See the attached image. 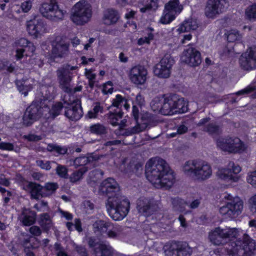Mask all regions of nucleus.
Here are the masks:
<instances>
[{
    "instance_id": "nucleus-58",
    "label": "nucleus",
    "mask_w": 256,
    "mask_h": 256,
    "mask_svg": "<svg viewBox=\"0 0 256 256\" xmlns=\"http://www.w3.org/2000/svg\"><path fill=\"white\" fill-rule=\"evenodd\" d=\"M74 250L76 251V252L79 254L80 256H88V254L87 251L85 248L76 245L74 244H73Z\"/></svg>"
},
{
    "instance_id": "nucleus-51",
    "label": "nucleus",
    "mask_w": 256,
    "mask_h": 256,
    "mask_svg": "<svg viewBox=\"0 0 256 256\" xmlns=\"http://www.w3.org/2000/svg\"><path fill=\"white\" fill-rule=\"evenodd\" d=\"M56 173L60 178H66L68 177V169L66 166L58 164L56 168Z\"/></svg>"
},
{
    "instance_id": "nucleus-13",
    "label": "nucleus",
    "mask_w": 256,
    "mask_h": 256,
    "mask_svg": "<svg viewBox=\"0 0 256 256\" xmlns=\"http://www.w3.org/2000/svg\"><path fill=\"white\" fill-rule=\"evenodd\" d=\"M158 208V204L154 199L142 197L137 201L138 210L140 213L144 215L151 214Z\"/></svg>"
},
{
    "instance_id": "nucleus-60",
    "label": "nucleus",
    "mask_w": 256,
    "mask_h": 256,
    "mask_svg": "<svg viewBox=\"0 0 256 256\" xmlns=\"http://www.w3.org/2000/svg\"><path fill=\"white\" fill-rule=\"evenodd\" d=\"M0 150H14V146L10 142H0Z\"/></svg>"
},
{
    "instance_id": "nucleus-38",
    "label": "nucleus",
    "mask_w": 256,
    "mask_h": 256,
    "mask_svg": "<svg viewBox=\"0 0 256 256\" xmlns=\"http://www.w3.org/2000/svg\"><path fill=\"white\" fill-rule=\"evenodd\" d=\"M164 100V95L162 96H156L152 100L150 106L153 111L158 112L162 114Z\"/></svg>"
},
{
    "instance_id": "nucleus-5",
    "label": "nucleus",
    "mask_w": 256,
    "mask_h": 256,
    "mask_svg": "<svg viewBox=\"0 0 256 256\" xmlns=\"http://www.w3.org/2000/svg\"><path fill=\"white\" fill-rule=\"evenodd\" d=\"M234 244L232 248L227 250L230 256H252L256 249V242L246 234Z\"/></svg>"
},
{
    "instance_id": "nucleus-8",
    "label": "nucleus",
    "mask_w": 256,
    "mask_h": 256,
    "mask_svg": "<svg viewBox=\"0 0 256 256\" xmlns=\"http://www.w3.org/2000/svg\"><path fill=\"white\" fill-rule=\"evenodd\" d=\"M40 10L44 16L54 22L62 20L66 12L59 8L56 0H48L44 2Z\"/></svg>"
},
{
    "instance_id": "nucleus-54",
    "label": "nucleus",
    "mask_w": 256,
    "mask_h": 256,
    "mask_svg": "<svg viewBox=\"0 0 256 256\" xmlns=\"http://www.w3.org/2000/svg\"><path fill=\"white\" fill-rule=\"evenodd\" d=\"M24 138L29 142H38L42 139V137L40 135H36L34 134H30L24 135Z\"/></svg>"
},
{
    "instance_id": "nucleus-19",
    "label": "nucleus",
    "mask_w": 256,
    "mask_h": 256,
    "mask_svg": "<svg viewBox=\"0 0 256 256\" xmlns=\"http://www.w3.org/2000/svg\"><path fill=\"white\" fill-rule=\"evenodd\" d=\"M243 206V201L239 197L234 198L230 202L225 204V208L228 209L225 212V216L229 214L231 218L238 216L241 214Z\"/></svg>"
},
{
    "instance_id": "nucleus-22",
    "label": "nucleus",
    "mask_w": 256,
    "mask_h": 256,
    "mask_svg": "<svg viewBox=\"0 0 256 256\" xmlns=\"http://www.w3.org/2000/svg\"><path fill=\"white\" fill-rule=\"evenodd\" d=\"M223 0H208L205 8V14L209 18H214L222 12Z\"/></svg>"
},
{
    "instance_id": "nucleus-44",
    "label": "nucleus",
    "mask_w": 256,
    "mask_h": 256,
    "mask_svg": "<svg viewBox=\"0 0 256 256\" xmlns=\"http://www.w3.org/2000/svg\"><path fill=\"white\" fill-rule=\"evenodd\" d=\"M88 170V168L83 166L78 170L74 172L70 176V180L72 182H76L82 178L83 174Z\"/></svg>"
},
{
    "instance_id": "nucleus-2",
    "label": "nucleus",
    "mask_w": 256,
    "mask_h": 256,
    "mask_svg": "<svg viewBox=\"0 0 256 256\" xmlns=\"http://www.w3.org/2000/svg\"><path fill=\"white\" fill-rule=\"evenodd\" d=\"M147 179L156 188H168L175 182L173 170L167 162L160 158L150 159L146 165Z\"/></svg>"
},
{
    "instance_id": "nucleus-61",
    "label": "nucleus",
    "mask_w": 256,
    "mask_h": 256,
    "mask_svg": "<svg viewBox=\"0 0 256 256\" xmlns=\"http://www.w3.org/2000/svg\"><path fill=\"white\" fill-rule=\"evenodd\" d=\"M29 232L34 236H40L42 234L40 228L36 226H31L29 229Z\"/></svg>"
},
{
    "instance_id": "nucleus-47",
    "label": "nucleus",
    "mask_w": 256,
    "mask_h": 256,
    "mask_svg": "<svg viewBox=\"0 0 256 256\" xmlns=\"http://www.w3.org/2000/svg\"><path fill=\"white\" fill-rule=\"evenodd\" d=\"M246 16L250 20H256V2L248 6L245 12Z\"/></svg>"
},
{
    "instance_id": "nucleus-41",
    "label": "nucleus",
    "mask_w": 256,
    "mask_h": 256,
    "mask_svg": "<svg viewBox=\"0 0 256 256\" xmlns=\"http://www.w3.org/2000/svg\"><path fill=\"white\" fill-rule=\"evenodd\" d=\"M170 202L176 210L183 212L184 210L186 202L182 199L176 197L170 198Z\"/></svg>"
},
{
    "instance_id": "nucleus-30",
    "label": "nucleus",
    "mask_w": 256,
    "mask_h": 256,
    "mask_svg": "<svg viewBox=\"0 0 256 256\" xmlns=\"http://www.w3.org/2000/svg\"><path fill=\"white\" fill-rule=\"evenodd\" d=\"M176 114L184 113L188 111V104L184 98L174 94Z\"/></svg>"
},
{
    "instance_id": "nucleus-16",
    "label": "nucleus",
    "mask_w": 256,
    "mask_h": 256,
    "mask_svg": "<svg viewBox=\"0 0 256 256\" xmlns=\"http://www.w3.org/2000/svg\"><path fill=\"white\" fill-rule=\"evenodd\" d=\"M210 118H205L200 120L198 126H202V130L213 136H217L222 132V126L215 122H210Z\"/></svg>"
},
{
    "instance_id": "nucleus-50",
    "label": "nucleus",
    "mask_w": 256,
    "mask_h": 256,
    "mask_svg": "<svg viewBox=\"0 0 256 256\" xmlns=\"http://www.w3.org/2000/svg\"><path fill=\"white\" fill-rule=\"evenodd\" d=\"M125 98H123L120 94L116 96V98L112 100V104L110 108L112 106L116 108V110L120 109L122 110V107L124 102Z\"/></svg>"
},
{
    "instance_id": "nucleus-29",
    "label": "nucleus",
    "mask_w": 256,
    "mask_h": 256,
    "mask_svg": "<svg viewBox=\"0 0 256 256\" xmlns=\"http://www.w3.org/2000/svg\"><path fill=\"white\" fill-rule=\"evenodd\" d=\"M210 242L215 245H220L222 244L224 240V231L223 229L216 228L209 234Z\"/></svg>"
},
{
    "instance_id": "nucleus-31",
    "label": "nucleus",
    "mask_w": 256,
    "mask_h": 256,
    "mask_svg": "<svg viewBox=\"0 0 256 256\" xmlns=\"http://www.w3.org/2000/svg\"><path fill=\"white\" fill-rule=\"evenodd\" d=\"M123 112L120 109L116 110L114 112L110 111L105 115L108 122L114 126L119 125L118 122L122 119Z\"/></svg>"
},
{
    "instance_id": "nucleus-63",
    "label": "nucleus",
    "mask_w": 256,
    "mask_h": 256,
    "mask_svg": "<svg viewBox=\"0 0 256 256\" xmlns=\"http://www.w3.org/2000/svg\"><path fill=\"white\" fill-rule=\"evenodd\" d=\"M26 49L24 47L22 46L20 48H18L16 50V56L17 60H20L24 56H26L25 54Z\"/></svg>"
},
{
    "instance_id": "nucleus-59",
    "label": "nucleus",
    "mask_w": 256,
    "mask_h": 256,
    "mask_svg": "<svg viewBox=\"0 0 256 256\" xmlns=\"http://www.w3.org/2000/svg\"><path fill=\"white\" fill-rule=\"evenodd\" d=\"M36 164L42 168L46 170H50L51 168L50 162L49 161L44 162L42 160H38L36 161Z\"/></svg>"
},
{
    "instance_id": "nucleus-32",
    "label": "nucleus",
    "mask_w": 256,
    "mask_h": 256,
    "mask_svg": "<svg viewBox=\"0 0 256 256\" xmlns=\"http://www.w3.org/2000/svg\"><path fill=\"white\" fill-rule=\"evenodd\" d=\"M164 8L177 16L182 10L183 6L179 0H170L165 4Z\"/></svg>"
},
{
    "instance_id": "nucleus-18",
    "label": "nucleus",
    "mask_w": 256,
    "mask_h": 256,
    "mask_svg": "<svg viewBox=\"0 0 256 256\" xmlns=\"http://www.w3.org/2000/svg\"><path fill=\"white\" fill-rule=\"evenodd\" d=\"M246 149L244 144L240 138H225V152L233 154H242Z\"/></svg>"
},
{
    "instance_id": "nucleus-43",
    "label": "nucleus",
    "mask_w": 256,
    "mask_h": 256,
    "mask_svg": "<svg viewBox=\"0 0 256 256\" xmlns=\"http://www.w3.org/2000/svg\"><path fill=\"white\" fill-rule=\"evenodd\" d=\"M104 107L100 105V102H96L94 104V108L92 110H90L87 116L90 118H97L99 112L102 113Z\"/></svg>"
},
{
    "instance_id": "nucleus-20",
    "label": "nucleus",
    "mask_w": 256,
    "mask_h": 256,
    "mask_svg": "<svg viewBox=\"0 0 256 256\" xmlns=\"http://www.w3.org/2000/svg\"><path fill=\"white\" fill-rule=\"evenodd\" d=\"M151 120V114L145 113L141 118V122L139 123L137 121L135 126L126 128L125 130L126 134L130 136L144 131L150 124Z\"/></svg>"
},
{
    "instance_id": "nucleus-27",
    "label": "nucleus",
    "mask_w": 256,
    "mask_h": 256,
    "mask_svg": "<svg viewBox=\"0 0 256 256\" xmlns=\"http://www.w3.org/2000/svg\"><path fill=\"white\" fill-rule=\"evenodd\" d=\"M140 12L145 13L151 10H156L158 8V0H140L138 3Z\"/></svg>"
},
{
    "instance_id": "nucleus-49",
    "label": "nucleus",
    "mask_w": 256,
    "mask_h": 256,
    "mask_svg": "<svg viewBox=\"0 0 256 256\" xmlns=\"http://www.w3.org/2000/svg\"><path fill=\"white\" fill-rule=\"evenodd\" d=\"M112 226V230L108 232L107 235L110 238H116L120 236L121 232L123 230L122 228L120 226Z\"/></svg>"
},
{
    "instance_id": "nucleus-14",
    "label": "nucleus",
    "mask_w": 256,
    "mask_h": 256,
    "mask_svg": "<svg viewBox=\"0 0 256 256\" xmlns=\"http://www.w3.org/2000/svg\"><path fill=\"white\" fill-rule=\"evenodd\" d=\"M26 26L28 34L35 38L40 37L46 32V25L38 17L28 22Z\"/></svg>"
},
{
    "instance_id": "nucleus-53",
    "label": "nucleus",
    "mask_w": 256,
    "mask_h": 256,
    "mask_svg": "<svg viewBox=\"0 0 256 256\" xmlns=\"http://www.w3.org/2000/svg\"><path fill=\"white\" fill-rule=\"evenodd\" d=\"M113 92L112 83L110 81H108L103 85L102 92L104 94H112Z\"/></svg>"
},
{
    "instance_id": "nucleus-17",
    "label": "nucleus",
    "mask_w": 256,
    "mask_h": 256,
    "mask_svg": "<svg viewBox=\"0 0 256 256\" xmlns=\"http://www.w3.org/2000/svg\"><path fill=\"white\" fill-rule=\"evenodd\" d=\"M182 58V61L190 66H196L202 62L200 52L192 47L188 48L184 52Z\"/></svg>"
},
{
    "instance_id": "nucleus-12",
    "label": "nucleus",
    "mask_w": 256,
    "mask_h": 256,
    "mask_svg": "<svg viewBox=\"0 0 256 256\" xmlns=\"http://www.w3.org/2000/svg\"><path fill=\"white\" fill-rule=\"evenodd\" d=\"M148 73V70L144 66L138 64L130 69L128 76L132 83L137 86H142L146 80Z\"/></svg>"
},
{
    "instance_id": "nucleus-37",
    "label": "nucleus",
    "mask_w": 256,
    "mask_h": 256,
    "mask_svg": "<svg viewBox=\"0 0 256 256\" xmlns=\"http://www.w3.org/2000/svg\"><path fill=\"white\" fill-rule=\"evenodd\" d=\"M16 85L20 92L24 96H26L28 92L32 88V85L29 82L28 80L18 81Z\"/></svg>"
},
{
    "instance_id": "nucleus-9",
    "label": "nucleus",
    "mask_w": 256,
    "mask_h": 256,
    "mask_svg": "<svg viewBox=\"0 0 256 256\" xmlns=\"http://www.w3.org/2000/svg\"><path fill=\"white\" fill-rule=\"evenodd\" d=\"M174 60L170 54H166L154 68V73L160 78L170 77Z\"/></svg>"
},
{
    "instance_id": "nucleus-10",
    "label": "nucleus",
    "mask_w": 256,
    "mask_h": 256,
    "mask_svg": "<svg viewBox=\"0 0 256 256\" xmlns=\"http://www.w3.org/2000/svg\"><path fill=\"white\" fill-rule=\"evenodd\" d=\"M192 252V248L186 242H174L165 246L166 256H188Z\"/></svg>"
},
{
    "instance_id": "nucleus-45",
    "label": "nucleus",
    "mask_w": 256,
    "mask_h": 256,
    "mask_svg": "<svg viewBox=\"0 0 256 256\" xmlns=\"http://www.w3.org/2000/svg\"><path fill=\"white\" fill-rule=\"evenodd\" d=\"M46 150L50 152H54L59 154H64L67 152L66 148L53 144H48Z\"/></svg>"
},
{
    "instance_id": "nucleus-33",
    "label": "nucleus",
    "mask_w": 256,
    "mask_h": 256,
    "mask_svg": "<svg viewBox=\"0 0 256 256\" xmlns=\"http://www.w3.org/2000/svg\"><path fill=\"white\" fill-rule=\"evenodd\" d=\"M198 28V24L196 20L188 18L184 21L178 28L180 32H184L191 30H196Z\"/></svg>"
},
{
    "instance_id": "nucleus-64",
    "label": "nucleus",
    "mask_w": 256,
    "mask_h": 256,
    "mask_svg": "<svg viewBox=\"0 0 256 256\" xmlns=\"http://www.w3.org/2000/svg\"><path fill=\"white\" fill-rule=\"evenodd\" d=\"M250 210L252 213H256V196H252L250 199Z\"/></svg>"
},
{
    "instance_id": "nucleus-34",
    "label": "nucleus",
    "mask_w": 256,
    "mask_h": 256,
    "mask_svg": "<svg viewBox=\"0 0 256 256\" xmlns=\"http://www.w3.org/2000/svg\"><path fill=\"white\" fill-rule=\"evenodd\" d=\"M112 224L109 222L102 220H98L93 224V228L95 232H106L107 229L112 226Z\"/></svg>"
},
{
    "instance_id": "nucleus-39",
    "label": "nucleus",
    "mask_w": 256,
    "mask_h": 256,
    "mask_svg": "<svg viewBox=\"0 0 256 256\" xmlns=\"http://www.w3.org/2000/svg\"><path fill=\"white\" fill-rule=\"evenodd\" d=\"M39 224L44 230H49L52 226V220L48 214L45 213L40 216Z\"/></svg>"
},
{
    "instance_id": "nucleus-23",
    "label": "nucleus",
    "mask_w": 256,
    "mask_h": 256,
    "mask_svg": "<svg viewBox=\"0 0 256 256\" xmlns=\"http://www.w3.org/2000/svg\"><path fill=\"white\" fill-rule=\"evenodd\" d=\"M18 220L24 226L34 224L36 220V213L30 208H24L18 215Z\"/></svg>"
},
{
    "instance_id": "nucleus-25",
    "label": "nucleus",
    "mask_w": 256,
    "mask_h": 256,
    "mask_svg": "<svg viewBox=\"0 0 256 256\" xmlns=\"http://www.w3.org/2000/svg\"><path fill=\"white\" fill-rule=\"evenodd\" d=\"M65 116L72 120H78L83 115L81 104L70 106L66 108Z\"/></svg>"
},
{
    "instance_id": "nucleus-35",
    "label": "nucleus",
    "mask_w": 256,
    "mask_h": 256,
    "mask_svg": "<svg viewBox=\"0 0 256 256\" xmlns=\"http://www.w3.org/2000/svg\"><path fill=\"white\" fill-rule=\"evenodd\" d=\"M18 44L20 46L24 47L26 49L25 55L26 56H31L36 50L35 46L31 42H29L26 39L22 38L18 40Z\"/></svg>"
},
{
    "instance_id": "nucleus-40",
    "label": "nucleus",
    "mask_w": 256,
    "mask_h": 256,
    "mask_svg": "<svg viewBox=\"0 0 256 256\" xmlns=\"http://www.w3.org/2000/svg\"><path fill=\"white\" fill-rule=\"evenodd\" d=\"M176 17V15L164 8L160 20V22L166 24L170 23Z\"/></svg>"
},
{
    "instance_id": "nucleus-28",
    "label": "nucleus",
    "mask_w": 256,
    "mask_h": 256,
    "mask_svg": "<svg viewBox=\"0 0 256 256\" xmlns=\"http://www.w3.org/2000/svg\"><path fill=\"white\" fill-rule=\"evenodd\" d=\"M114 250L108 244L100 243L94 248V254L96 256H112Z\"/></svg>"
},
{
    "instance_id": "nucleus-21",
    "label": "nucleus",
    "mask_w": 256,
    "mask_h": 256,
    "mask_svg": "<svg viewBox=\"0 0 256 256\" xmlns=\"http://www.w3.org/2000/svg\"><path fill=\"white\" fill-rule=\"evenodd\" d=\"M23 189L28 191L32 199L39 200L43 196V186L36 182H26L23 184Z\"/></svg>"
},
{
    "instance_id": "nucleus-7",
    "label": "nucleus",
    "mask_w": 256,
    "mask_h": 256,
    "mask_svg": "<svg viewBox=\"0 0 256 256\" xmlns=\"http://www.w3.org/2000/svg\"><path fill=\"white\" fill-rule=\"evenodd\" d=\"M48 108L42 107L38 102H33L26 110L22 116V125L25 126H32L38 120Z\"/></svg>"
},
{
    "instance_id": "nucleus-57",
    "label": "nucleus",
    "mask_w": 256,
    "mask_h": 256,
    "mask_svg": "<svg viewBox=\"0 0 256 256\" xmlns=\"http://www.w3.org/2000/svg\"><path fill=\"white\" fill-rule=\"evenodd\" d=\"M54 249L57 256H68L60 244H55Z\"/></svg>"
},
{
    "instance_id": "nucleus-36",
    "label": "nucleus",
    "mask_w": 256,
    "mask_h": 256,
    "mask_svg": "<svg viewBox=\"0 0 256 256\" xmlns=\"http://www.w3.org/2000/svg\"><path fill=\"white\" fill-rule=\"evenodd\" d=\"M58 188V184L56 182H46L43 186V196L48 197L55 193Z\"/></svg>"
},
{
    "instance_id": "nucleus-62",
    "label": "nucleus",
    "mask_w": 256,
    "mask_h": 256,
    "mask_svg": "<svg viewBox=\"0 0 256 256\" xmlns=\"http://www.w3.org/2000/svg\"><path fill=\"white\" fill-rule=\"evenodd\" d=\"M230 166H232V168L230 169V172L234 174H237L241 171V168L238 164H235L234 162H230Z\"/></svg>"
},
{
    "instance_id": "nucleus-15",
    "label": "nucleus",
    "mask_w": 256,
    "mask_h": 256,
    "mask_svg": "<svg viewBox=\"0 0 256 256\" xmlns=\"http://www.w3.org/2000/svg\"><path fill=\"white\" fill-rule=\"evenodd\" d=\"M69 44L61 37H58L53 44L52 54L54 58H64L69 53Z\"/></svg>"
},
{
    "instance_id": "nucleus-4",
    "label": "nucleus",
    "mask_w": 256,
    "mask_h": 256,
    "mask_svg": "<svg viewBox=\"0 0 256 256\" xmlns=\"http://www.w3.org/2000/svg\"><path fill=\"white\" fill-rule=\"evenodd\" d=\"M182 170L186 175L198 181L208 179L212 173L211 166L204 161H188L184 164Z\"/></svg>"
},
{
    "instance_id": "nucleus-26",
    "label": "nucleus",
    "mask_w": 256,
    "mask_h": 256,
    "mask_svg": "<svg viewBox=\"0 0 256 256\" xmlns=\"http://www.w3.org/2000/svg\"><path fill=\"white\" fill-rule=\"evenodd\" d=\"M120 18L118 12L112 9L108 8L104 12L102 21L104 24L110 26L115 24Z\"/></svg>"
},
{
    "instance_id": "nucleus-6",
    "label": "nucleus",
    "mask_w": 256,
    "mask_h": 256,
    "mask_svg": "<svg viewBox=\"0 0 256 256\" xmlns=\"http://www.w3.org/2000/svg\"><path fill=\"white\" fill-rule=\"evenodd\" d=\"M92 14L90 4L85 0H80L74 4L70 19L76 24L82 25L90 20Z\"/></svg>"
},
{
    "instance_id": "nucleus-56",
    "label": "nucleus",
    "mask_w": 256,
    "mask_h": 256,
    "mask_svg": "<svg viewBox=\"0 0 256 256\" xmlns=\"http://www.w3.org/2000/svg\"><path fill=\"white\" fill-rule=\"evenodd\" d=\"M154 35L152 33H149L148 36L141 38L138 40V45H142L144 44H150V41L153 40Z\"/></svg>"
},
{
    "instance_id": "nucleus-42",
    "label": "nucleus",
    "mask_w": 256,
    "mask_h": 256,
    "mask_svg": "<svg viewBox=\"0 0 256 256\" xmlns=\"http://www.w3.org/2000/svg\"><path fill=\"white\" fill-rule=\"evenodd\" d=\"M90 131L92 134L102 135L106 133L107 128L104 125L98 123L92 125L90 127Z\"/></svg>"
},
{
    "instance_id": "nucleus-48",
    "label": "nucleus",
    "mask_w": 256,
    "mask_h": 256,
    "mask_svg": "<svg viewBox=\"0 0 256 256\" xmlns=\"http://www.w3.org/2000/svg\"><path fill=\"white\" fill-rule=\"evenodd\" d=\"M90 158L80 156L76 158L74 161V165L76 168L84 166L90 162Z\"/></svg>"
},
{
    "instance_id": "nucleus-3",
    "label": "nucleus",
    "mask_w": 256,
    "mask_h": 256,
    "mask_svg": "<svg viewBox=\"0 0 256 256\" xmlns=\"http://www.w3.org/2000/svg\"><path fill=\"white\" fill-rule=\"evenodd\" d=\"M77 68L76 66L66 64L62 65L56 71L59 88L66 93L64 96V102L69 106L81 104L80 100L72 94V87L71 85L72 73L70 71Z\"/></svg>"
},
{
    "instance_id": "nucleus-55",
    "label": "nucleus",
    "mask_w": 256,
    "mask_h": 256,
    "mask_svg": "<svg viewBox=\"0 0 256 256\" xmlns=\"http://www.w3.org/2000/svg\"><path fill=\"white\" fill-rule=\"evenodd\" d=\"M246 180L248 184L256 188V170L248 174Z\"/></svg>"
},
{
    "instance_id": "nucleus-46",
    "label": "nucleus",
    "mask_w": 256,
    "mask_h": 256,
    "mask_svg": "<svg viewBox=\"0 0 256 256\" xmlns=\"http://www.w3.org/2000/svg\"><path fill=\"white\" fill-rule=\"evenodd\" d=\"M240 32L238 30H231L227 34L225 33V38L228 43H233L240 39Z\"/></svg>"
},
{
    "instance_id": "nucleus-1",
    "label": "nucleus",
    "mask_w": 256,
    "mask_h": 256,
    "mask_svg": "<svg viewBox=\"0 0 256 256\" xmlns=\"http://www.w3.org/2000/svg\"><path fill=\"white\" fill-rule=\"evenodd\" d=\"M100 192L108 196L106 208L110 218L114 220H120L128 214L130 202L122 196L117 182L108 178L103 180L99 189Z\"/></svg>"
},
{
    "instance_id": "nucleus-24",
    "label": "nucleus",
    "mask_w": 256,
    "mask_h": 256,
    "mask_svg": "<svg viewBox=\"0 0 256 256\" xmlns=\"http://www.w3.org/2000/svg\"><path fill=\"white\" fill-rule=\"evenodd\" d=\"M174 102V94L164 95L162 114L166 116L175 114Z\"/></svg>"
},
{
    "instance_id": "nucleus-11",
    "label": "nucleus",
    "mask_w": 256,
    "mask_h": 256,
    "mask_svg": "<svg viewBox=\"0 0 256 256\" xmlns=\"http://www.w3.org/2000/svg\"><path fill=\"white\" fill-rule=\"evenodd\" d=\"M241 68L250 71L256 68V46L249 48L239 58Z\"/></svg>"
},
{
    "instance_id": "nucleus-52",
    "label": "nucleus",
    "mask_w": 256,
    "mask_h": 256,
    "mask_svg": "<svg viewBox=\"0 0 256 256\" xmlns=\"http://www.w3.org/2000/svg\"><path fill=\"white\" fill-rule=\"evenodd\" d=\"M62 108V104L61 102H58L54 104L50 110V114L54 118L58 116Z\"/></svg>"
}]
</instances>
